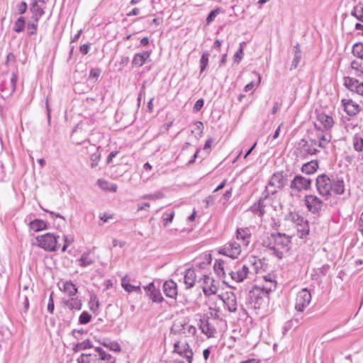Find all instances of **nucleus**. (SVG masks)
Masks as SVG:
<instances>
[{
	"mask_svg": "<svg viewBox=\"0 0 363 363\" xmlns=\"http://www.w3.org/2000/svg\"><path fill=\"white\" fill-rule=\"evenodd\" d=\"M150 55L151 52L149 51H143L135 54L132 60L133 67H142L150 59Z\"/></svg>",
	"mask_w": 363,
	"mask_h": 363,
	"instance_id": "obj_24",
	"label": "nucleus"
},
{
	"mask_svg": "<svg viewBox=\"0 0 363 363\" xmlns=\"http://www.w3.org/2000/svg\"><path fill=\"white\" fill-rule=\"evenodd\" d=\"M79 264L82 267H86L94 263L95 259L90 252H84L78 260Z\"/></svg>",
	"mask_w": 363,
	"mask_h": 363,
	"instance_id": "obj_29",
	"label": "nucleus"
},
{
	"mask_svg": "<svg viewBox=\"0 0 363 363\" xmlns=\"http://www.w3.org/2000/svg\"><path fill=\"white\" fill-rule=\"evenodd\" d=\"M93 347L91 342L89 340H84L82 342H78L73 346L72 350L74 352H78L82 350L91 349Z\"/></svg>",
	"mask_w": 363,
	"mask_h": 363,
	"instance_id": "obj_42",
	"label": "nucleus"
},
{
	"mask_svg": "<svg viewBox=\"0 0 363 363\" xmlns=\"http://www.w3.org/2000/svg\"><path fill=\"white\" fill-rule=\"evenodd\" d=\"M60 289L69 296L72 297L77 293V287L72 281H65L62 286H59Z\"/></svg>",
	"mask_w": 363,
	"mask_h": 363,
	"instance_id": "obj_28",
	"label": "nucleus"
},
{
	"mask_svg": "<svg viewBox=\"0 0 363 363\" xmlns=\"http://www.w3.org/2000/svg\"><path fill=\"white\" fill-rule=\"evenodd\" d=\"M344 86L350 91L358 95L363 96V82L358 79L351 77H345L343 78Z\"/></svg>",
	"mask_w": 363,
	"mask_h": 363,
	"instance_id": "obj_14",
	"label": "nucleus"
},
{
	"mask_svg": "<svg viewBox=\"0 0 363 363\" xmlns=\"http://www.w3.org/2000/svg\"><path fill=\"white\" fill-rule=\"evenodd\" d=\"M318 168V162L317 160H311L305 163L301 167V172L306 174H314Z\"/></svg>",
	"mask_w": 363,
	"mask_h": 363,
	"instance_id": "obj_31",
	"label": "nucleus"
},
{
	"mask_svg": "<svg viewBox=\"0 0 363 363\" xmlns=\"http://www.w3.org/2000/svg\"><path fill=\"white\" fill-rule=\"evenodd\" d=\"M316 144L320 148H325L331 140V135L330 134H323L318 133L316 134Z\"/></svg>",
	"mask_w": 363,
	"mask_h": 363,
	"instance_id": "obj_30",
	"label": "nucleus"
},
{
	"mask_svg": "<svg viewBox=\"0 0 363 363\" xmlns=\"http://www.w3.org/2000/svg\"><path fill=\"white\" fill-rule=\"evenodd\" d=\"M203 104H204V100L203 99H198L196 101V103L194 104V106L193 108L194 111H195V112L199 111L203 106Z\"/></svg>",
	"mask_w": 363,
	"mask_h": 363,
	"instance_id": "obj_58",
	"label": "nucleus"
},
{
	"mask_svg": "<svg viewBox=\"0 0 363 363\" xmlns=\"http://www.w3.org/2000/svg\"><path fill=\"white\" fill-rule=\"evenodd\" d=\"M315 186L318 194L328 199L332 195V178L325 174H320L315 179Z\"/></svg>",
	"mask_w": 363,
	"mask_h": 363,
	"instance_id": "obj_5",
	"label": "nucleus"
},
{
	"mask_svg": "<svg viewBox=\"0 0 363 363\" xmlns=\"http://www.w3.org/2000/svg\"><path fill=\"white\" fill-rule=\"evenodd\" d=\"M341 106L345 113L350 116H356L361 111L360 106L350 99H342Z\"/></svg>",
	"mask_w": 363,
	"mask_h": 363,
	"instance_id": "obj_16",
	"label": "nucleus"
},
{
	"mask_svg": "<svg viewBox=\"0 0 363 363\" xmlns=\"http://www.w3.org/2000/svg\"><path fill=\"white\" fill-rule=\"evenodd\" d=\"M149 298L155 303H161L163 301V297L159 289H156L153 282L150 283L144 286Z\"/></svg>",
	"mask_w": 363,
	"mask_h": 363,
	"instance_id": "obj_19",
	"label": "nucleus"
},
{
	"mask_svg": "<svg viewBox=\"0 0 363 363\" xmlns=\"http://www.w3.org/2000/svg\"><path fill=\"white\" fill-rule=\"evenodd\" d=\"M96 354L90 353H82L77 359V363H94Z\"/></svg>",
	"mask_w": 363,
	"mask_h": 363,
	"instance_id": "obj_39",
	"label": "nucleus"
},
{
	"mask_svg": "<svg viewBox=\"0 0 363 363\" xmlns=\"http://www.w3.org/2000/svg\"><path fill=\"white\" fill-rule=\"evenodd\" d=\"M199 282H201V287L206 296L214 295L218 291V287L214 284V280L207 274H202L199 278Z\"/></svg>",
	"mask_w": 363,
	"mask_h": 363,
	"instance_id": "obj_12",
	"label": "nucleus"
},
{
	"mask_svg": "<svg viewBox=\"0 0 363 363\" xmlns=\"http://www.w3.org/2000/svg\"><path fill=\"white\" fill-rule=\"evenodd\" d=\"M39 19L33 18V21L28 23L27 28L30 35H34L36 33L38 23Z\"/></svg>",
	"mask_w": 363,
	"mask_h": 363,
	"instance_id": "obj_50",
	"label": "nucleus"
},
{
	"mask_svg": "<svg viewBox=\"0 0 363 363\" xmlns=\"http://www.w3.org/2000/svg\"><path fill=\"white\" fill-rule=\"evenodd\" d=\"M173 352L186 358L189 363H192L194 354L186 341H177L174 342Z\"/></svg>",
	"mask_w": 363,
	"mask_h": 363,
	"instance_id": "obj_9",
	"label": "nucleus"
},
{
	"mask_svg": "<svg viewBox=\"0 0 363 363\" xmlns=\"http://www.w3.org/2000/svg\"><path fill=\"white\" fill-rule=\"evenodd\" d=\"M30 10L33 13L32 18L39 19L44 14L43 9L36 1H33Z\"/></svg>",
	"mask_w": 363,
	"mask_h": 363,
	"instance_id": "obj_41",
	"label": "nucleus"
},
{
	"mask_svg": "<svg viewBox=\"0 0 363 363\" xmlns=\"http://www.w3.org/2000/svg\"><path fill=\"white\" fill-rule=\"evenodd\" d=\"M203 130V124L201 121H196L194 123V130H193L197 132L199 135H201Z\"/></svg>",
	"mask_w": 363,
	"mask_h": 363,
	"instance_id": "obj_59",
	"label": "nucleus"
},
{
	"mask_svg": "<svg viewBox=\"0 0 363 363\" xmlns=\"http://www.w3.org/2000/svg\"><path fill=\"white\" fill-rule=\"evenodd\" d=\"M80 52L82 55H86L90 50V44H84L80 46Z\"/></svg>",
	"mask_w": 363,
	"mask_h": 363,
	"instance_id": "obj_64",
	"label": "nucleus"
},
{
	"mask_svg": "<svg viewBox=\"0 0 363 363\" xmlns=\"http://www.w3.org/2000/svg\"><path fill=\"white\" fill-rule=\"evenodd\" d=\"M303 201L308 211L314 215H320L323 202L319 197L313 194H308L304 196Z\"/></svg>",
	"mask_w": 363,
	"mask_h": 363,
	"instance_id": "obj_8",
	"label": "nucleus"
},
{
	"mask_svg": "<svg viewBox=\"0 0 363 363\" xmlns=\"http://www.w3.org/2000/svg\"><path fill=\"white\" fill-rule=\"evenodd\" d=\"M199 328L201 333L208 337H213L216 333L215 327L210 323L208 318H201L199 320Z\"/></svg>",
	"mask_w": 363,
	"mask_h": 363,
	"instance_id": "obj_20",
	"label": "nucleus"
},
{
	"mask_svg": "<svg viewBox=\"0 0 363 363\" xmlns=\"http://www.w3.org/2000/svg\"><path fill=\"white\" fill-rule=\"evenodd\" d=\"M233 194V189L230 188V189L227 190L223 195L222 199L224 201V202L228 201L230 198L232 196Z\"/></svg>",
	"mask_w": 363,
	"mask_h": 363,
	"instance_id": "obj_62",
	"label": "nucleus"
},
{
	"mask_svg": "<svg viewBox=\"0 0 363 363\" xmlns=\"http://www.w3.org/2000/svg\"><path fill=\"white\" fill-rule=\"evenodd\" d=\"M290 218L291 221L297 226V230L301 233L300 235L301 238L308 234V223L304 218L296 213H291Z\"/></svg>",
	"mask_w": 363,
	"mask_h": 363,
	"instance_id": "obj_13",
	"label": "nucleus"
},
{
	"mask_svg": "<svg viewBox=\"0 0 363 363\" xmlns=\"http://www.w3.org/2000/svg\"><path fill=\"white\" fill-rule=\"evenodd\" d=\"M311 301V292L306 288L300 290L296 296L295 309L298 312H303L309 306Z\"/></svg>",
	"mask_w": 363,
	"mask_h": 363,
	"instance_id": "obj_7",
	"label": "nucleus"
},
{
	"mask_svg": "<svg viewBox=\"0 0 363 363\" xmlns=\"http://www.w3.org/2000/svg\"><path fill=\"white\" fill-rule=\"evenodd\" d=\"M291 238L284 233H274L263 240V245L272 251L279 259H281L289 250Z\"/></svg>",
	"mask_w": 363,
	"mask_h": 363,
	"instance_id": "obj_1",
	"label": "nucleus"
},
{
	"mask_svg": "<svg viewBox=\"0 0 363 363\" xmlns=\"http://www.w3.org/2000/svg\"><path fill=\"white\" fill-rule=\"evenodd\" d=\"M354 74L358 77H363V62L359 60H353L350 65Z\"/></svg>",
	"mask_w": 363,
	"mask_h": 363,
	"instance_id": "obj_38",
	"label": "nucleus"
},
{
	"mask_svg": "<svg viewBox=\"0 0 363 363\" xmlns=\"http://www.w3.org/2000/svg\"><path fill=\"white\" fill-rule=\"evenodd\" d=\"M89 308L92 312H96L99 306V302L96 296H91L89 303Z\"/></svg>",
	"mask_w": 363,
	"mask_h": 363,
	"instance_id": "obj_56",
	"label": "nucleus"
},
{
	"mask_svg": "<svg viewBox=\"0 0 363 363\" xmlns=\"http://www.w3.org/2000/svg\"><path fill=\"white\" fill-rule=\"evenodd\" d=\"M264 199H259L257 203L252 205L250 208L251 211L256 215H258L259 217L263 216L265 213L264 204Z\"/></svg>",
	"mask_w": 363,
	"mask_h": 363,
	"instance_id": "obj_36",
	"label": "nucleus"
},
{
	"mask_svg": "<svg viewBox=\"0 0 363 363\" xmlns=\"http://www.w3.org/2000/svg\"><path fill=\"white\" fill-rule=\"evenodd\" d=\"M214 268L218 274H220L222 273V274L225 275L226 274V272L224 269V266H223V262L216 263Z\"/></svg>",
	"mask_w": 363,
	"mask_h": 363,
	"instance_id": "obj_57",
	"label": "nucleus"
},
{
	"mask_svg": "<svg viewBox=\"0 0 363 363\" xmlns=\"http://www.w3.org/2000/svg\"><path fill=\"white\" fill-rule=\"evenodd\" d=\"M91 315L86 312L83 311L79 317V322L81 324H86L91 320Z\"/></svg>",
	"mask_w": 363,
	"mask_h": 363,
	"instance_id": "obj_55",
	"label": "nucleus"
},
{
	"mask_svg": "<svg viewBox=\"0 0 363 363\" xmlns=\"http://www.w3.org/2000/svg\"><path fill=\"white\" fill-rule=\"evenodd\" d=\"M29 227L35 232L45 230L48 228V223L45 220L40 219H35L30 222Z\"/></svg>",
	"mask_w": 363,
	"mask_h": 363,
	"instance_id": "obj_35",
	"label": "nucleus"
},
{
	"mask_svg": "<svg viewBox=\"0 0 363 363\" xmlns=\"http://www.w3.org/2000/svg\"><path fill=\"white\" fill-rule=\"evenodd\" d=\"M27 9V4L26 2L22 1L18 5V10L21 14L24 13Z\"/></svg>",
	"mask_w": 363,
	"mask_h": 363,
	"instance_id": "obj_63",
	"label": "nucleus"
},
{
	"mask_svg": "<svg viewBox=\"0 0 363 363\" xmlns=\"http://www.w3.org/2000/svg\"><path fill=\"white\" fill-rule=\"evenodd\" d=\"M220 255H225L233 259L237 258L241 252V244L235 240H231L218 251Z\"/></svg>",
	"mask_w": 363,
	"mask_h": 363,
	"instance_id": "obj_10",
	"label": "nucleus"
},
{
	"mask_svg": "<svg viewBox=\"0 0 363 363\" xmlns=\"http://www.w3.org/2000/svg\"><path fill=\"white\" fill-rule=\"evenodd\" d=\"M352 52L354 56L363 60V43H357L353 45Z\"/></svg>",
	"mask_w": 363,
	"mask_h": 363,
	"instance_id": "obj_43",
	"label": "nucleus"
},
{
	"mask_svg": "<svg viewBox=\"0 0 363 363\" xmlns=\"http://www.w3.org/2000/svg\"><path fill=\"white\" fill-rule=\"evenodd\" d=\"M236 239L240 242L241 245L247 247L250 242L251 232L249 228H239L236 231Z\"/></svg>",
	"mask_w": 363,
	"mask_h": 363,
	"instance_id": "obj_21",
	"label": "nucleus"
},
{
	"mask_svg": "<svg viewBox=\"0 0 363 363\" xmlns=\"http://www.w3.org/2000/svg\"><path fill=\"white\" fill-rule=\"evenodd\" d=\"M174 217V211H167L162 214V219L164 221V225L167 226L169 223H171Z\"/></svg>",
	"mask_w": 363,
	"mask_h": 363,
	"instance_id": "obj_47",
	"label": "nucleus"
},
{
	"mask_svg": "<svg viewBox=\"0 0 363 363\" xmlns=\"http://www.w3.org/2000/svg\"><path fill=\"white\" fill-rule=\"evenodd\" d=\"M260 286H262V290L264 291V293L269 295L272 291L276 289L277 282L275 280H270L264 282L262 285Z\"/></svg>",
	"mask_w": 363,
	"mask_h": 363,
	"instance_id": "obj_44",
	"label": "nucleus"
},
{
	"mask_svg": "<svg viewBox=\"0 0 363 363\" xmlns=\"http://www.w3.org/2000/svg\"><path fill=\"white\" fill-rule=\"evenodd\" d=\"M25 27V18L23 16L19 17L15 22L13 30L16 33H21Z\"/></svg>",
	"mask_w": 363,
	"mask_h": 363,
	"instance_id": "obj_49",
	"label": "nucleus"
},
{
	"mask_svg": "<svg viewBox=\"0 0 363 363\" xmlns=\"http://www.w3.org/2000/svg\"><path fill=\"white\" fill-rule=\"evenodd\" d=\"M121 286L124 290L128 293L133 291H140V286H134L130 283V279L125 276L121 279Z\"/></svg>",
	"mask_w": 363,
	"mask_h": 363,
	"instance_id": "obj_34",
	"label": "nucleus"
},
{
	"mask_svg": "<svg viewBox=\"0 0 363 363\" xmlns=\"http://www.w3.org/2000/svg\"><path fill=\"white\" fill-rule=\"evenodd\" d=\"M199 274L202 275L200 271H196L194 269L186 270L184 276V283L186 285V289H189L194 286L196 281L199 277Z\"/></svg>",
	"mask_w": 363,
	"mask_h": 363,
	"instance_id": "obj_17",
	"label": "nucleus"
},
{
	"mask_svg": "<svg viewBox=\"0 0 363 363\" xmlns=\"http://www.w3.org/2000/svg\"><path fill=\"white\" fill-rule=\"evenodd\" d=\"M94 350L96 352L98 353L99 356L100 360H106L108 361L111 359V355L110 354L106 353L101 347H96L94 348Z\"/></svg>",
	"mask_w": 363,
	"mask_h": 363,
	"instance_id": "obj_48",
	"label": "nucleus"
},
{
	"mask_svg": "<svg viewBox=\"0 0 363 363\" xmlns=\"http://www.w3.org/2000/svg\"><path fill=\"white\" fill-rule=\"evenodd\" d=\"M351 15L363 23V8L359 9L357 6H354L351 11Z\"/></svg>",
	"mask_w": 363,
	"mask_h": 363,
	"instance_id": "obj_52",
	"label": "nucleus"
},
{
	"mask_svg": "<svg viewBox=\"0 0 363 363\" xmlns=\"http://www.w3.org/2000/svg\"><path fill=\"white\" fill-rule=\"evenodd\" d=\"M163 197L164 194L161 191H156L153 194H145L142 196L141 199L155 201Z\"/></svg>",
	"mask_w": 363,
	"mask_h": 363,
	"instance_id": "obj_51",
	"label": "nucleus"
},
{
	"mask_svg": "<svg viewBox=\"0 0 363 363\" xmlns=\"http://www.w3.org/2000/svg\"><path fill=\"white\" fill-rule=\"evenodd\" d=\"M312 180L302 175H296L290 184L292 190L301 192L309 190L311 187Z\"/></svg>",
	"mask_w": 363,
	"mask_h": 363,
	"instance_id": "obj_11",
	"label": "nucleus"
},
{
	"mask_svg": "<svg viewBox=\"0 0 363 363\" xmlns=\"http://www.w3.org/2000/svg\"><path fill=\"white\" fill-rule=\"evenodd\" d=\"M65 305L70 310H80L82 308V302L77 298L71 297L69 299L65 301Z\"/></svg>",
	"mask_w": 363,
	"mask_h": 363,
	"instance_id": "obj_40",
	"label": "nucleus"
},
{
	"mask_svg": "<svg viewBox=\"0 0 363 363\" xmlns=\"http://www.w3.org/2000/svg\"><path fill=\"white\" fill-rule=\"evenodd\" d=\"M319 152L316 139L311 138L301 139L296 147V155L301 158H307L308 156L315 155Z\"/></svg>",
	"mask_w": 363,
	"mask_h": 363,
	"instance_id": "obj_2",
	"label": "nucleus"
},
{
	"mask_svg": "<svg viewBox=\"0 0 363 363\" xmlns=\"http://www.w3.org/2000/svg\"><path fill=\"white\" fill-rule=\"evenodd\" d=\"M99 342L111 351L121 352V345L116 341H112L108 339H103L102 340H99Z\"/></svg>",
	"mask_w": 363,
	"mask_h": 363,
	"instance_id": "obj_33",
	"label": "nucleus"
},
{
	"mask_svg": "<svg viewBox=\"0 0 363 363\" xmlns=\"http://www.w3.org/2000/svg\"><path fill=\"white\" fill-rule=\"evenodd\" d=\"M301 58V51L299 44H296L295 46L294 57L292 61V67L296 68Z\"/></svg>",
	"mask_w": 363,
	"mask_h": 363,
	"instance_id": "obj_46",
	"label": "nucleus"
},
{
	"mask_svg": "<svg viewBox=\"0 0 363 363\" xmlns=\"http://www.w3.org/2000/svg\"><path fill=\"white\" fill-rule=\"evenodd\" d=\"M352 147L357 152L363 151V138L359 134H355L352 139Z\"/></svg>",
	"mask_w": 363,
	"mask_h": 363,
	"instance_id": "obj_37",
	"label": "nucleus"
},
{
	"mask_svg": "<svg viewBox=\"0 0 363 363\" xmlns=\"http://www.w3.org/2000/svg\"><path fill=\"white\" fill-rule=\"evenodd\" d=\"M213 140L212 138H209L206 141V143L203 147V150L206 152V155L209 154L211 144L213 143Z\"/></svg>",
	"mask_w": 363,
	"mask_h": 363,
	"instance_id": "obj_61",
	"label": "nucleus"
},
{
	"mask_svg": "<svg viewBox=\"0 0 363 363\" xmlns=\"http://www.w3.org/2000/svg\"><path fill=\"white\" fill-rule=\"evenodd\" d=\"M220 11L221 10L219 8L212 10L206 18V24L209 25L211 22H213L216 17L220 13Z\"/></svg>",
	"mask_w": 363,
	"mask_h": 363,
	"instance_id": "obj_54",
	"label": "nucleus"
},
{
	"mask_svg": "<svg viewBox=\"0 0 363 363\" xmlns=\"http://www.w3.org/2000/svg\"><path fill=\"white\" fill-rule=\"evenodd\" d=\"M97 184L101 189L111 192H116L118 189V186L116 184L110 183L104 179H99Z\"/></svg>",
	"mask_w": 363,
	"mask_h": 363,
	"instance_id": "obj_32",
	"label": "nucleus"
},
{
	"mask_svg": "<svg viewBox=\"0 0 363 363\" xmlns=\"http://www.w3.org/2000/svg\"><path fill=\"white\" fill-rule=\"evenodd\" d=\"M345 191V184L343 178L335 177L332 178V193L342 195Z\"/></svg>",
	"mask_w": 363,
	"mask_h": 363,
	"instance_id": "obj_22",
	"label": "nucleus"
},
{
	"mask_svg": "<svg viewBox=\"0 0 363 363\" xmlns=\"http://www.w3.org/2000/svg\"><path fill=\"white\" fill-rule=\"evenodd\" d=\"M163 291L169 298H176L177 296V284L172 280H167L163 284Z\"/></svg>",
	"mask_w": 363,
	"mask_h": 363,
	"instance_id": "obj_23",
	"label": "nucleus"
},
{
	"mask_svg": "<svg viewBox=\"0 0 363 363\" xmlns=\"http://www.w3.org/2000/svg\"><path fill=\"white\" fill-rule=\"evenodd\" d=\"M223 302L226 306L228 311L230 313H235L237 311V300L235 296L230 293L223 299Z\"/></svg>",
	"mask_w": 363,
	"mask_h": 363,
	"instance_id": "obj_27",
	"label": "nucleus"
},
{
	"mask_svg": "<svg viewBox=\"0 0 363 363\" xmlns=\"http://www.w3.org/2000/svg\"><path fill=\"white\" fill-rule=\"evenodd\" d=\"M210 54L208 52H203L200 59V72L203 73L208 64Z\"/></svg>",
	"mask_w": 363,
	"mask_h": 363,
	"instance_id": "obj_45",
	"label": "nucleus"
},
{
	"mask_svg": "<svg viewBox=\"0 0 363 363\" xmlns=\"http://www.w3.org/2000/svg\"><path fill=\"white\" fill-rule=\"evenodd\" d=\"M318 121L323 125L324 129L330 130L334 125V119L333 116L325 113H319L317 114Z\"/></svg>",
	"mask_w": 363,
	"mask_h": 363,
	"instance_id": "obj_25",
	"label": "nucleus"
},
{
	"mask_svg": "<svg viewBox=\"0 0 363 363\" xmlns=\"http://www.w3.org/2000/svg\"><path fill=\"white\" fill-rule=\"evenodd\" d=\"M101 74V69L98 68H94L90 70L89 78L98 79Z\"/></svg>",
	"mask_w": 363,
	"mask_h": 363,
	"instance_id": "obj_60",
	"label": "nucleus"
},
{
	"mask_svg": "<svg viewBox=\"0 0 363 363\" xmlns=\"http://www.w3.org/2000/svg\"><path fill=\"white\" fill-rule=\"evenodd\" d=\"M18 80L17 72H13L11 76H3L0 83L1 96L6 99L10 98L14 93Z\"/></svg>",
	"mask_w": 363,
	"mask_h": 363,
	"instance_id": "obj_4",
	"label": "nucleus"
},
{
	"mask_svg": "<svg viewBox=\"0 0 363 363\" xmlns=\"http://www.w3.org/2000/svg\"><path fill=\"white\" fill-rule=\"evenodd\" d=\"M242 44H245V43L243 42L240 44L239 49L236 51L233 56L234 62L236 63H239L244 56Z\"/></svg>",
	"mask_w": 363,
	"mask_h": 363,
	"instance_id": "obj_53",
	"label": "nucleus"
},
{
	"mask_svg": "<svg viewBox=\"0 0 363 363\" xmlns=\"http://www.w3.org/2000/svg\"><path fill=\"white\" fill-rule=\"evenodd\" d=\"M228 273L231 279L235 282H242L247 277L250 272L249 267L243 264L242 266H237L234 270H228Z\"/></svg>",
	"mask_w": 363,
	"mask_h": 363,
	"instance_id": "obj_15",
	"label": "nucleus"
},
{
	"mask_svg": "<svg viewBox=\"0 0 363 363\" xmlns=\"http://www.w3.org/2000/svg\"><path fill=\"white\" fill-rule=\"evenodd\" d=\"M287 174H284L283 171L274 173L266 186L267 195L265 196L277 193V189H281L287 184Z\"/></svg>",
	"mask_w": 363,
	"mask_h": 363,
	"instance_id": "obj_3",
	"label": "nucleus"
},
{
	"mask_svg": "<svg viewBox=\"0 0 363 363\" xmlns=\"http://www.w3.org/2000/svg\"><path fill=\"white\" fill-rule=\"evenodd\" d=\"M249 296L252 300H255L256 303L264 297H267L268 295L264 293L262 290V286L259 285H255L249 292Z\"/></svg>",
	"mask_w": 363,
	"mask_h": 363,
	"instance_id": "obj_26",
	"label": "nucleus"
},
{
	"mask_svg": "<svg viewBox=\"0 0 363 363\" xmlns=\"http://www.w3.org/2000/svg\"><path fill=\"white\" fill-rule=\"evenodd\" d=\"M58 237L54 234L48 233L36 238L38 245L46 251L56 250Z\"/></svg>",
	"mask_w": 363,
	"mask_h": 363,
	"instance_id": "obj_6",
	"label": "nucleus"
},
{
	"mask_svg": "<svg viewBox=\"0 0 363 363\" xmlns=\"http://www.w3.org/2000/svg\"><path fill=\"white\" fill-rule=\"evenodd\" d=\"M87 153L89 154V160L91 161L90 166L91 168H95L98 166L99 162L101 159L100 147L95 145H89L87 147Z\"/></svg>",
	"mask_w": 363,
	"mask_h": 363,
	"instance_id": "obj_18",
	"label": "nucleus"
}]
</instances>
